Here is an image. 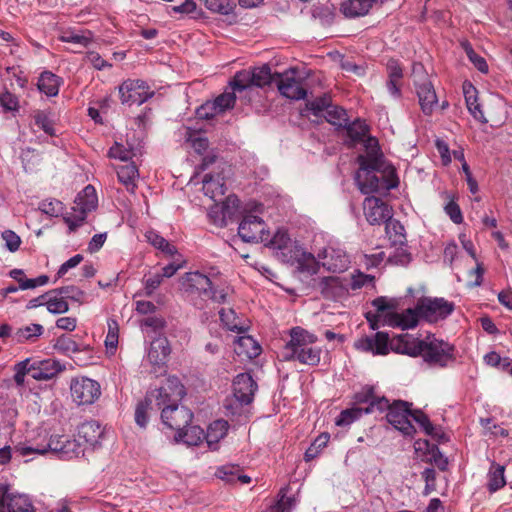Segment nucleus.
Returning <instances> with one entry per match:
<instances>
[{
  "instance_id": "obj_33",
  "label": "nucleus",
  "mask_w": 512,
  "mask_h": 512,
  "mask_svg": "<svg viewBox=\"0 0 512 512\" xmlns=\"http://www.w3.org/2000/svg\"><path fill=\"white\" fill-rule=\"evenodd\" d=\"M463 93L467 108L472 116L482 123H487V119L484 117L480 104L478 103L475 87L470 82H464Z\"/></svg>"
},
{
  "instance_id": "obj_15",
  "label": "nucleus",
  "mask_w": 512,
  "mask_h": 512,
  "mask_svg": "<svg viewBox=\"0 0 512 512\" xmlns=\"http://www.w3.org/2000/svg\"><path fill=\"white\" fill-rule=\"evenodd\" d=\"M162 422L170 429L181 432L189 426L193 419V413L184 406L169 404L163 407L161 412Z\"/></svg>"
},
{
  "instance_id": "obj_63",
  "label": "nucleus",
  "mask_w": 512,
  "mask_h": 512,
  "mask_svg": "<svg viewBox=\"0 0 512 512\" xmlns=\"http://www.w3.org/2000/svg\"><path fill=\"white\" fill-rule=\"evenodd\" d=\"M197 116L200 119H211L220 114L215 108L213 101H207L197 109Z\"/></svg>"
},
{
  "instance_id": "obj_10",
  "label": "nucleus",
  "mask_w": 512,
  "mask_h": 512,
  "mask_svg": "<svg viewBox=\"0 0 512 512\" xmlns=\"http://www.w3.org/2000/svg\"><path fill=\"white\" fill-rule=\"evenodd\" d=\"M318 262L329 272L341 273L349 268L351 259L339 244L329 243L318 250Z\"/></svg>"
},
{
  "instance_id": "obj_46",
  "label": "nucleus",
  "mask_w": 512,
  "mask_h": 512,
  "mask_svg": "<svg viewBox=\"0 0 512 512\" xmlns=\"http://www.w3.org/2000/svg\"><path fill=\"white\" fill-rule=\"evenodd\" d=\"M504 466L502 465H492L490 471H489V482H488V488L491 492H495L498 489L502 488L505 484V478H504Z\"/></svg>"
},
{
  "instance_id": "obj_47",
  "label": "nucleus",
  "mask_w": 512,
  "mask_h": 512,
  "mask_svg": "<svg viewBox=\"0 0 512 512\" xmlns=\"http://www.w3.org/2000/svg\"><path fill=\"white\" fill-rule=\"evenodd\" d=\"M324 117L329 123L339 127L346 126L348 121L346 111L341 107L333 106L331 104L329 108H327Z\"/></svg>"
},
{
  "instance_id": "obj_12",
  "label": "nucleus",
  "mask_w": 512,
  "mask_h": 512,
  "mask_svg": "<svg viewBox=\"0 0 512 512\" xmlns=\"http://www.w3.org/2000/svg\"><path fill=\"white\" fill-rule=\"evenodd\" d=\"M70 391L73 401L78 405L93 404L101 395L99 383L87 377L72 379Z\"/></svg>"
},
{
  "instance_id": "obj_44",
  "label": "nucleus",
  "mask_w": 512,
  "mask_h": 512,
  "mask_svg": "<svg viewBox=\"0 0 512 512\" xmlns=\"http://www.w3.org/2000/svg\"><path fill=\"white\" fill-rule=\"evenodd\" d=\"M34 124L42 129L46 134L52 136L55 134L53 115L49 111L36 110L33 112Z\"/></svg>"
},
{
  "instance_id": "obj_23",
  "label": "nucleus",
  "mask_w": 512,
  "mask_h": 512,
  "mask_svg": "<svg viewBox=\"0 0 512 512\" xmlns=\"http://www.w3.org/2000/svg\"><path fill=\"white\" fill-rule=\"evenodd\" d=\"M240 207V200L235 195H229L225 198V200L221 203L219 207L216 204L210 210V216L213 217V222L219 226H225L227 224V220L232 219L237 213Z\"/></svg>"
},
{
  "instance_id": "obj_51",
  "label": "nucleus",
  "mask_w": 512,
  "mask_h": 512,
  "mask_svg": "<svg viewBox=\"0 0 512 512\" xmlns=\"http://www.w3.org/2000/svg\"><path fill=\"white\" fill-rule=\"evenodd\" d=\"M154 406L145 398L139 402L135 409V422L141 428H145L148 423V411L153 410Z\"/></svg>"
},
{
  "instance_id": "obj_56",
  "label": "nucleus",
  "mask_w": 512,
  "mask_h": 512,
  "mask_svg": "<svg viewBox=\"0 0 512 512\" xmlns=\"http://www.w3.org/2000/svg\"><path fill=\"white\" fill-rule=\"evenodd\" d=\"M206 7L217 13L229 14L232 10L230 0H204Z\"/></svg>"
},
{
  "instance_id": "obj_11",
  "label": "nucleus",
  "mask_w": 512,
  "mask_h": 512,
  "mask_svg": "<svg viewBox=\"0 0 512 512\" xmlns=\"http://www.w3.org/2000/svg\"><path fill=\"white\" fill-rule=\"evenodd\" d=\"M417 310L421 318L435 323L448 317L454 310V304L444 298H421L417 302Z\"/></svg>"
},
{
  "instance_id": "obj_25",
  "label": "nucleus",
  "mask_w": 512,
  "mask_h": 512,
  "mask_svg": "<svg viewBox=\"0 0 512 512\" xmlns=\"http://www.w3.org/2000/svg\"><path fill=\"white\" fill-rule=\"evenodd\" d=\"M211 284V280L198 271L188 272L180 279V285L185 292L198 293L202 296H205Z\"/></svg>"
},
{
  "instance_id": "obj_29",
  "label": "nucleus",
  "mask_w": 512,
  "mask_h": 512,
  "mask_svg": "<svg viewBox=\"0 0 512 512\" xmlns=\"http://www.w3.org/2000/svg\"><path fill=\"white\" fill-rule=\"evenodd\" d=\"M234 352L248 359L257 357L261 352L258 342L248 335H241L234 341Z\"/></svg>"
},
{
  "instance_id": "obj_35",
  "label": "nucleus",
  "mask_w": 512,
  "mask_h": 512,
  "mask_svg": "<svg viewBox=\"0 0 512 512\" xmlns=\"http://www.w3.org/2000/svg\"><path fill=\"white\" fill-rule=\"evenodd\" d=\"M228 427V422L225 420H216L208 426L205 440L210 449H217L219 441L226 436Z\"/></svg>"
},
{
  "instance_id": "obj_36",
  "label": "nucleus",
  "mask_w": 512,
  "mask_h": 512,
  "mask_svg": "<svg viewBox=\"0 0 512 512\" xmlns=\"http://www.w3.org/2000/svg\"><path fill=\"white\" fill-rule=\"evenodd\" d=\"M203 191L210 199L217 201V198L222 197L225 193L223 178L219 175L206 174L203 178Z\"/></svg>"
},
{
  "instance_id": "obj_38",
  "label": "nucleus",
  "mask_w": 512,
  "mask_h": 512,
  "mask_svg": "<svg viewBox=\"0 0 512 512\" xmlns=\"http://www.w3.org/2000/svg\"><path fill=\"white\" fill-rule=\"evenodd\" d=\"M220 320L223 325L230 331L237 333H244L247 330V326L241 321L236 315L235 311L231 308H222L219 311Z\"/></svg>"
},
{
  "instance_id": "obj_31",
  "label": "nucleus",
  "mask_w": 512,
  "mask_h": 512,
  "mask_svg": "<svg viewBox=\"0 0 512 512\" xmlns=\"http://www.w3.org/2000/svg\"><path fill=\"white\" fill-rule=\"evenodd\" d=\"M118 180L122 183L127 191L133 193L137 187L139 178L138 168L134 163H127L116 168Z\"/></svg>"
},
{
  "instance_id": "obj_49",
  "label": "nucleus",
  "mask_w": 512,
  "mask_h": 512,
  "mask_svg": "<svg viewBox=\"0 0 512 512\" xmlns=\"http://www.w3.org/2000/svg\"><path fill=\"white\" fill-rule=\"evenodd\" d=\"M231 91H224L221 95L216 97L213 100L215 104V108L218 109L220 114L224 113L226 110H229L234 107L236 101L235 93L237 91L233 90V87L230 85Z\"/></svg>"
},
{
  "instance_id": "obj_19",
  "label": "nucleus",
  "mask_w": 512,
  "mask_h": 512,
  "mask_svg": "<svg viewBox=\"0 0 512 512\" xmlns=\"http://www.w3.org/2000/svg\"><path fill=\"white\" fill-rule=\"evenodd\" d=\"M354 347L359 351L372 353L373 355H387L389 353V336L385 332L364 336L355 341Z\"/></svg>"
},
{
  "instance_id": "obj_3",
  "label": "nucleus",
  "mask_w": 512,
  "mask_h": 512,
  "mask_svg": "<svg viewBox=\"0 0 512 512\" xmlns=\"http://www.w3.org/2000/svg\"><path fill=\"white\" fill-rule=\"evenodd\" d=\"M356 399L359 403L369 404V406L365 408L366 414L372 413L375 410L383 411L387 409V421L396 429L405 435H412L415 431L410 421L411 409L407 402L395 401L393 404H389L386 398L374 397L371 389L357 394Z\"/></svg>"
},
{
  "instance_id": "obj_2",
  "label": "nucleus",
  "mask_w": 512,
  "mask_h": 512,
  "mask_svg": "<svg viewBox=\"0 0 512 512\" xmlns=\"http://www.w3.org/2000/svg\"><path fill=\"white\" fill-rule=\"evenodd\" d=\"M317 336L301 327L290 330V340L280 352L283 361H298L301 364L316 366L320 363L322 350L316 346Z\"/></svg>"
},
{
  "instance_id": "obj_59",
  "label": "nucleus",
  "mask_w": 512,
  "mask_h": 512,
  "mask_svg": "<svg viewBox=\"0 0 512 512\" xmlns=\"http://www.w3.org/2000/svg\"><path fill=\"white\" fill-rule=\"evenodd\" d=\"M108 333L105 339V345L107 348L114 349L118 343V323L114 319L108 320Z\"/></svg>"
},
{
  "instance_id": "obj_53",
  "label": "nucleus",
  "mask_w": 512,
  "mask_h": 512,
  "mask_svg": "<svg viewBox=\"0 0 512 512\" xmlns=\"http://www.w3.org/2000/svg\"><path fill=\"white\" fill-rule=\"evenodd\" d=\"M39 209L49 216L57 217L63 212V204L56 199H46L40 203Z\"/></svg>"
},
{
  "instance_id": "obj_30",
  "label": "nucleus",
  "mask_w": 512,
  "mask_h": 512,
  "mask_svg": "<svg viewBox=\"0 0 512 512\" xmlns=\"http://www.w3.org/2000/svg\"><path fill=\"white\" fill-rule=\"evenodd\" d=\"M289 263H298L299 268L308 273H316L318 266L321 265L318 262V253L314 256L312 253L303 250L300 246L294 250L293 257H291Z\"/></svg>"
},
{
  "instance_id": "obj_52",
  "label": "nucleus",
  "mask_w": 512,
  "mask_h": 512,
  "mask_svg": "<svg viewBox=\"0 0 512 512\" xmlns=\"http://www.w3.org/2000/svg\"><path fill=\"white\" fill-rule=\"evenodd\" d=\"M330 104V98L328 96H322L314 99L313 101H309L306 104V108L311 111L313 115L321 116L326 113Z\"/></svg>"
},
{
  "instance_id": "obj_22",
  "label": "nucleus",
  "mask_w": 512,
  "mask_h": 512,
  "mask_svg": "<svg viewBox=\"0 0 512 512\" xmlns=\"http://www.w3.org/2000/svg\"><path fill=\"white\" fill-rule=\"evenodd\" d=\"M257 384L248 373H241L236 376L233 382V394L241 405L252 402Z\"/></svg>"
},
{
  "instance_id": "obj_1",
  "label": "nucleus",
  "mask_w": 512,
  "mask_h": 512,
  "mask_svg": "<svg viewBox=\"0 0 512 512\" xmlns=\"http://www.w3.org/2000/svg\"><path fill=\"white\" fill-rule=\"evenodd\" d=\"M359 170L355 181L361 193L389 191L398 184L395 169L384 160L376 138L366 141V154L357 158Z\"/></svg>"
},
{
  "instance_id": "obj_37",
  "label": "nucleus",
  "mask_w": 512,
  "mask_h": 512,
  "mask_svg": "<svg viewBox=\"0 0 512 512\" xmlns=\"http://www.w3.org/2000/svg\"><path fill=\"white\" fill-rule=\"evenodd\" d=\"M44 332V327L40 324H29L20 327L13 332V339L17 343L35 342Z\"/></svg>"
},
{
  "instance_id": "obj_64",
  "label": "nucleus",
  "mask_w": 512,
  "mask_h": 512,
  "mask_svg": "<svg viewBox=\"0 0 512 512\" xmlns=\"http://www.w3.org/2000/svg\"><path fill=\"white\" fill-rule=\"evenodd\" d=\"M293 505L294 500L292 498L282 496L274 506L269 508L268 512H291Z\"/></svg>"
},
{
  "instance_id": "obj_24",
  "label": "nucleus",
  "mask_w": 512,
  "mask_h": 512,
  "mask_svg": "<svg viewBox=\"0 0 512 512\" xmlns=\"http://www.w3.org/2000/svg\"><path fill=\"white\" fill-rule=\"evenodd\" d=\"M419 317L421 316L416 306L414 309L409 308L402 313L388 312L384 315L383 324L407 330L417 326Z\"/></svg>"
},
{
  "instance_id": "obj_16",
  "label": "nucleus",
  "mask_w": 512,
  "mask_h": 512,
  "mask_svg": "<svg viewBox=\"0 0 512 512\" xmlns=\"http://www.w3.org/2000/svg\"><path fill=\"white\" fill-rule=\"evenodd\" d=\"M238 234L245 242H262L268 240V231L264 221L255 215H246L238 227Z\"/></svg>"
},
{
  "instance_id": "obj_8",
  "label": "nucleus",
  "mask_w": 512,
  "mask_h": 512,
  "mask_svg": "<svg viewBox=\"0 0 512 512\" xmlns=\"http://www.w3.org/2000/svg\"><path fill=\"white\" fill-rule=\"evenodd\" d=\"M184 395V386L177 377L172 376L168 377L159 388L148 392L145 398L162 411L163 407L178 403Z\"/></svg>"
},
{
  "instance_id": "obj_55",
  "label": "nucleus",
  "mask_w": 512,
  "mask_h": 512,
  "mask_svg": "<svg viewBox=\"0 0 512 512\" xmlns=\"http://www.w3.org/2000/svg\"><path fill=\"white\" fill-rule=\"evenodd\" d=\"M60 39L63 42H69V43H75L80 44L82 46H87L89 42L91 41L90 33L88 35L80 34L74 31H67L64 32Z\"/></svg>"
},
{
  "instance_id": "obj_17",
  "label": "nucleus",
  "mask_w": 512,
  "mask_h": 512,
  "mask_svg": "<svg viewBox=\"0 0 512 512\" xmlns=\"http://www.w3.org/2000/svg\"><path fill=\"white\" fill-rule=\"evenodd\" d=\"M267 247L276 251L277 256L283 262H290L293 257L294 250L298 245L291 240L285 230L279 229L271 237L268 231V240L262 241Z\"/></svg>"
},
{
  "instance_id": "obj_20",
  "label": "nucleus",
  "mask_w": 512,
  "mask_h": 512,
  "mask_svg": "<svg viewBox=\"0 0 512 512\" xmlns=\"http://www.w3.org/2000/svg\"><path fill=\"white\" fill-rule=\"evenodd\" d=\"M322 296L330 300H340L348 295L349 283L346 278L324 277L319 283Z\"/></svg>"
},
{
  "instance_id": "obj_7",
  "label": "nucleus",
  "mask_w": 512,
  "mask_h": 512,
  "mask_svg": "<svg viewBox=\"0 0 512 512\" xmlns=\"http://www.w3.org/2000/svg\"><path fill=\"white\" fill-rule=\"evenodd\" d=\"M98 205V197L95 188L87 185L80 193H78L71 212L64 216V221L68 225L70 231H75L77 227L85 221L87 213L96 209Z\"/></svg>"
},
{
  "instance_id": "obj_5",
  "label": "nucleus",
  "mask_w": 512,
  "mask_h": 512,
  "mask_svg": "<svg viewBox=\"0 0 512 512\" xmlns=\"http://www.w3.org/2000/svg\"><path fill=\"white\" fill-rule=\"evenodd\" d=\"M453 351V346L448 342L429 335L425 339L407 341L403 352L413 357L421 356L431 365L444 367L452 360Z\"/></svg>"
},
{
  "instance_id": "obj_58",
  "label": "nucleus",
  "mask_w": 512,
  "mask_h": 512,
  "mask_svg": "<svg viewBox=\"0 0 512 512\" xmlns=\"http://www.w3.org/2000/svg\"><path fill=\"white\" fill-rule=\"evenodd\" d=\"M59 294L63 295L65 299H71L78 303H83L85 299V293L75 286L59 288Z\"/></svg>"
},
{
  "instance_id": "obj_27",
  "label": "nucleus",
  "mask_w": 512,
  "mask_h": 512,
  "mask_svg": "<svg viewBox=\"0 0 512 512\" xmlns=\"http://www.w3.org/2000/svg\"><path fill=\"white\" fill-rule=\"evenodd\" d=\"M171 352L169 341L164 336H158L151 342L147 359L153 366L162 367Z\"/></svg>"
},
{
  "instance_id": "obj_14",
  "label": "nucleus",
  "mask_w": 512,
  "mask_h": 512,
  "mask_svg": "<svg viewBox=\"0 0 512 512\" xmlns=\"http://www.w3.org/2000/svg\"><path fill=\"white\" fill-rule=\"evenodd\" d=\"M119 93L122 103L130 105H141L154 94L142 80L124 81L119 87Z\"/></svg>"
},
{
  "instance_id": "obj_57",
  "label": "nucleus",
  "mask_w": 512,
  "mask_h": 512,
  "mask_svg": "<svg viewBox=\"0 0 512 512\" xmlns=\"http://www.w3.org/2000/svg\"><path fill=\"white\" fill-rule=\"evenodd\" d=\"M465 52L469 60L474 66L482 73L488 72V65L486 60L478 55L469 45L464 46Z\"/></svg>"
},
{
  "instance_id": "obj_62",
  "label": "nucleus",
  "mask_w": 512,
  "mask_h": 512,
  "mask_svg": "<svg viewBox=\"0 0 512 512\" xmlns=\"http://www.w3.org/2000/svg\"><path fill=\"white\" fill-rule=\"evenodd\" d=\"M411 418L414 419L428 435H434V426L431 424L429 418L421 411H411Z\"/></svg>"
},
{
  "instance_id": "obj_6",
  "label": "nucleus",
  "mask_w": 512,
  "mask_h": 512,
  "mask_svg": "<svg viewBox=\"0 0 512 512\" xmlns=\"http://www.w3.org/2000/svg\"><path fill=\"white\" fill-rule=\"evenodd\" d=\"M411 76L422 112L425 115H431L438 99L428 73L421 63H414Z\"/></svg>"
},
{
  "instance_id": "obj_42",
  "label": "nucleus",
  "mask_w": 512,
  "mask_h": 512,
  "mask_svg": "<svg viewBox=\"0 0 512 512\" xmlns=\"http://www.w3.org/2000/svg\"><path fill=\"white\" fill-rule=\"evenodd\" d=\"M38 89L47 96H56L59 92V80L51 72H43L38 80Z\"/></svg>"
},
{
  "instance_id": "obj_13",
  "label": "nucleus",
  "mask_w": 512,
  "mask_h": 512,
  "mask_svg": "<svg viewBox=\"0 0 512 512\" xmlns=\"http://www.w3.org/2000/svg\"><path fill=\"white\" fill-rule=\"evenodd\" d=\"M277 86L280 93L286 98L300 100L306 97V90L302 85V77L296 68H290L277 74Z\"/></svg>"
},
{
  "instance_id": "obj_60",
  "label": "nucleus",
  "mask_w": 512,
  "mask_h": 512,
  "mask_svg": "<svg viewBox=\"0 0 512 512\" xmlns=\"http://www.w3.org/2000/svg\"><path fill=\"white\" fill-rule=\"evenodd\" d=\"M374 280V277L371 275L364 274L360 271L354 273L351 276V280L349 283V287L353 290L360 289L364 287L365 285L372 283Z\"/></svg>"
},
{
  "instance_id": "obj_54",
  "label": "nucleus",
  "mask_w": 512,
  "mask_h": 512,
  "mask_svg": "<svg viewBox=\"0 0 512 512\" xmlns=\"http://www.w3.org/2000/svg\"><path fill=\"white\" fill-rule=\"evenodd\" d=\"M134 156V153L131 149L126 148L122 144L115 142V144L109 149L108 157L113 159H118L121 161H128Z\"/></svg>"
},
{
  "instance_id": "obj_4",
  "label": "nucleus",
  "mask_w": 512,
  "mask_h": 512,
  "mask_svg": "<svg viewBox=\"0 0 512 512\" xmlns=\"http://www.w3.org/2000/svg\"><path fill=\"white\" fill-rule=\"evenodd\" d=\"M85 447L77 439H70L66 435L51 436L45 443L19 444L15 447V452L21 456L31 454L43 455L46 452L57 453L63 459H72L84 454Z\"/></svg>"
},
{
  "instance_id": "obj_45",
  "label": "nucleus",
  "mask_w": 512,
  "mask_h": 512,
  "mask_svg": "<svg viewBox=\"0 0 512 512\" xmlns=\"http://www.w3.org/2000/svg\"><path fill=\"white\" fill-rule=\"evenodd\" d=\"M145 238L152 246L168 255H174L177 252L175 246L171 245L165 238L159 235L156 231H147L145 233Z\"/></svg>"
},
{
  "instance_id": "obj_39",
  "label": "nucleus",
  "mask_w": 512,
  "mask_h": 512,
  "mask_svg": "<svg viewBox=\"0 0 512 512\" xmlns=\"http://www.w3.org/2000/svg\"><path fill=\"white\" fill-rule=\"evenodd\" d=\"M205 439V433L199 426H189L185 431L178 432L175 440H182L188 446H197Z\"/></svg>"
},
{
  "instance_id": "obj_34",
  "label": "nucleus",
  "mask_w": 512,
  "mask_h": 512,
  "mask_svg": "<svg viewBox=\"0 0 512 512\" xmlns=\"http://www.w3.org/2000/svg\"><path fill=\"white\" fill-rule=\"evenodd\" d=\"M5 510L8 512H35L34 507L27 496L9 493L7 486Z\"/></svg>"
},
{
  "instance_id": "obj_50",
  "label": "nucleus",
  "mask_w": 512,
  "mask_h": 512,
  "mask_svg": "<svg viewBox=\"0 0 512 512\" xmlns=\"http://www.w3.org/2000/svg\"><path fill=\"white\" fill-rule=\"evenodd\" d=\"M363 413H365V409L363 408L346 409L336 418L335 423L338 426H348L359 419Z\"/></svg>"
},
{
  "instance_id": "obj_40",
  "label": "nucleus",
  "mask_w": 512,
  "mask_h": 512,
  "mask_svg": "<svg viewBox=\"0 0 512 512\" xmlns=\"http://www.w3.org/2000/svg\"><path fill=\"white\" fill-rule=\"evenodd\" d=\"M368 131V125L364 121L359 119L355 120L354 122L347 126V133L349 138L351 139L352 144L363 142L365 148L366 141L371 138L370 136H367Z\"/></svg>"
},
{
  "instance_id": "obj_21",
  "label": "nucleus",
  "mask_w": 512,
  "mask_h": 512,
  "mask_svg": "<svg viewBox=\"0 0 512 512\" xmlns=\"http://www.w3.org/2000/svg\"><path fill=\"white\" fill-rule=\"evenodd\" d=\"M64 369L56 359L30 360V376L35 380H50Z\"/></svg>"
},
{
  "instance_id": "obj_26",
  "label": "nucleus",
  "mask_w": 512,
  "mask_h": 512,
  "mask_svg": "<svg viewBox=\"0 0 512 512\" xmlns=\"http://www.w3.org/2000/svg\"><path fill=\"white\" fill-rule=\"evenodd\" d=\"M101 425L94 420L86 421L78 427L77 437L84 447H95L103 437Z\"/></svg>"
},
{
  "instance_id": "obj_18",
  "label": "nucleus",
  "mask_w": 512,
  "mask_h": 512,
  "mask_svg": "<svg viewBox=\"0 0 512 512\" xmlns=\"http://www.w3.org/2000/svg\"><path fill=\"white\" fill-rule=\"evenodd\" d=\"M364 215L372 225H380L392 218L391 209L380 198L366 197L363 203Z\"/></svg>"
},
{
  "instance_id": "obj_48",
  "label": "nucleus",
  "mask_w": 512,
  "mask_h": 512,
  "mask_svg": "<svg viewBox=\"0 0 512 512\" xmlns=\"http://www.w3.org/2000/svg\"><path fill=\"white\" fill-rule=\"evenodd\" d=\"M386 223V233L393 244H403L405 241L404 227L397 220L390 218Z\"/></svg>"
},
{
  "instance_id": "obj_43",
  "label": "nucleus",
  "mask_w": 512,
  "mask_h": 512,
  "mask_svg": "<svg viewBox=\"0 0 512 512\" xmlns=\"http://www.w3.org/2000/svg\"><path fill=\"white\" fill-rule=\"evenodd\" d=\"M45 305L47 310L54 314L65 313L69 309L66 299L59 294V289L53 290L47 295Z\"/></svg>"
},
{
  "instance_id": "obj_28",
  "label": "nucleus",
  "mask_w": 512,
  "mask_h": 512,
  "mask_svg": "<svg viewBox=\"0 0 512 512\" xmlns=\"http://www.w3.org/2000/svg\"><path fill=\"white\" fill-rule=\"evenodd\" d=\"M216 476L229 484H249L251 477L244 474L238 465H223L216 471Z\"/></svg>"
},
{
  "instance_id": "obj_61",
  "label": "nucleus",
  "mask_w": 512,
  "mask_h": 512,
  "mask_svg": "<svg viewBox=\"0 0 512 512\" xmlns=\"http://www.w3.org/2000/svg\"><path fill=\"white\" fill-rule=\"evenodd\" d=\"M27 374L30 375V359H26L16 364L14 375L16 384L19 386L23 385Z\"/></svg>"
},
{
  "instance_id": "obj_9",
  "label": "nucleus",
  "mask_w": 512,
  "mask_h": 512,
  "mask_svg": "<svg viewBox=\"0 0 512 512\" xmlns=\"http://www.w3.org/2000/svg\"><path fill=\"white\" fill-rule=\"evenodd\" d=\"M273 79L274 76L271 73L270 67L263 65L253 68L252 70H241L237 72L230 82V85L233 87L234 91L241 93L253 86L264 87L269 85Z\"/></svg>"
},
{
  "instance_id": "obj_41",
  "label": "nucleus",
  "mask_w": 512,
  "mask_h": 512,
  "mask_svg": "<svg viewBox=\"0 0 512 512\" xmlns=\"http://www.w3.org/2000/svg\"><path fill=\"white\" fill-rule=\"evenodd\" d=\"M185 143L198 154H202L208 148V140L199 132L189 127L184 128Z\"/></svg>"
},
{
  "instance_id": "obj_32",
  "label": "nucleus",
  "mask_w": 512,
  "mask_h": 512,
  "mask_svg": "<svg viewBox=\"0 0 512 512\" xmlns=\"http://www.w3.org/2000/svg\"><path fill=\"white\" fill-rule=\"evenodd\" d=\"M376 0H345L341 4V11L350 18L366 15Z\"/></svg>"
}]
</instances>
